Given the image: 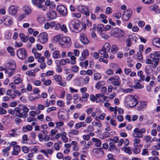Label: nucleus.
<instances>
[{
    "instance_id": "nucleus-45",
    "label": "nucleus",
    "mask_w": 160,
    "mask_h": 160,
    "mask_svg": "<svg viewBox=\"0 0 160 160\" xmlns=\"http://www.w3.org/2000/svg\"><path fill=\"white\" fill-rule=\"evenodd\" d=\"M61 30L62 31L66 33L68 32V30L66 25L63 24L61 27Z\"/></svg>"
},
{
    "instance_id": "nucleus-16",
    "label": "nucleus",
    "mask_w": 160,
    "mask_h": 160,
    "mask_svg": "<svg viewBox=\"0 0 160 160\" xmlns=\"http://www.w3.org/2000/svg\"><path fill=\"white\" fill-rule=\"evenodd\" d=\"M147 106V103L145 102H143L138 104L137 108L138 110H141L145 108Z\"/></svg>"
},
{
    "instance_id": "nucleus-14",
    "label": "nucleus",
    "mask_w": 160,
    "mask_h": 160,
    "mask_svg": "<svg viewBox=\"0 0 160 160\" xmlns=\"http://www.w3.org/2000/svg\"><path fill=\"white\" fill-rule=\"evenodd\" d=\"M17 7L15 6L12 5L9 7V12L11 15H14L16 14L17 13Z\"/></svg>"
},
{
    "instance_id": "nucleus-60",
    "label": "nucleus",
    "mask_w": 160,
    "mask_h": 160,
    "mask_svg": "<svg viewBox=\"0 0 160 160\" xmlns=\"http://www.w3.org/2000/svg\"><path fill=\"white\" fill-rule=\"evenodd\" d=\"M92 118L89 116L87 117V118H86V120H85L86 122L88 123H90L91 122V121H92Z\"/></svg>"
},
{
    "instance_id": "nucleus-63",
    "label": "nucleus",
    "mask_w": 160,
    "mask_h": 160,
    "mask_svg": "<svg viewBox=\"0 0 160 160\" xmlns=\"http://www.w3.org/2000/svg\"><path fill=\"white\" fill-rule=\"evenodd\" d=\"M46 67V64L45 62H41L40 65V68L42 69H44Z\"/></svg>"
},
{
    "instance_id": "nucleus-48",
    "label": "nucleus",
    "mask_w": 160,
    "mask_h": 160,
    "mask_svg": "<svg viewBox=\"0 0 160 160\" xmlns=\"http://www.w3.org/2000/svg\"><path fill=\"white\" fill-rule=\"evenodd\" d=\"M142 2L146 4H150L153 3L154 0H142Z\"/></svg>"
},
{
    "instance_id": "nucleus-13",
    "label": "nucleus",
    "mask_w": 160,
    "mask_h": 160,
    "mask_svg": "<svg viewBox=\"0 0 160 160\" xmlns=\"http://www.w3.org/2000/svg\"><path fill=\"white\" fill-rule=\"evenodd\" d=\"M47 16L49 19H53L57 17V13L54 11H51L47 13Z\"/></svg>"
},
{
    "instance_id": "nucleus-56",
    "label": "nucleus",
    "mask_w": 160,
    "mask_h": 160,
    "mask_svg": "<svg viewBox=\"0 0 160 160\" xmlns=\"http://www.w3.org/2000/svg\"><path fill=\"white\" fill-rule=\"evenodd\" d=\"M52 81L50 80H47L44 82V84L45 86H48L51 83Z\"/></svg>"
},
{
    "instance_id": "nucleus-28",
    "label": "nucleus",
    "mask_w": 160,
    "mask_h": 160,
    "mask_svg": "<svg viewBox=\"0 0 160 160\" xmlns=\"http://www.w3.org/2000/svg\"><path fill=\"white\" fill-rule=\"evenodd\" d=\"M143 72L142 71H139L137 73V75L140 77V79L142 81L145 80V76L143 75Z\"/></svg>"
},
{
    "instance_id": "nucleus-10",
    "label": "nucleus",
    "mask_w": 160,
    "mask_h": 160,
    "mask_svg": "<svg viewBox=\"0 0 160 160\" xmlns=\"http://www.w3.org/2000/svg\"><path fill=\"white\" fill-rule=\"evenodd\" d=\"M79 11L84 14L86 16H89L90 15L89 10L86 7L83 6H79L78 7Z\"/></svg>"
},
{
    "instance_id": "nucleus-55",
    "label": "nucleus",
    "mask_w": 160,
    "mask_h": 160,
    "mask_svg": "<svg viewBox=\"0 0 160 160\" xmlns=\"http://www.w3.org/2000/svg\"><path fill=\"white\" fill-rule=\"evenodd\" d=\"M92 144V141H90L88 142V143L84 146V148L88 149L90 147V146Z\"/></svg>"
},
{
    "instance_id": "nucleus-54",
    "label": "nucleus",
    "mask_w": 160,
    "mask_h": 160,
    "mask_svg": "<svg viewBox=\"0 0 160 160\" xmlns=\"http://www.w3.org/2000/svg\"><path fill=\"white\" fill-rule=\"evenodd\" d=\"M138 24L139 27L142 28L144 26L145 23L144 21H141L138 22Z\"/></svg>"
},
{
    "instance_id": "nucleus-3",
    "label": "nucleus",
    "mask_w": 160,
    "mask_h": 160,
    "mask_svg": "<svg viewBox=\"0 0 160 160\" xmlns=\"http://www.w3.org/2000/svg\"><path fill=\"white\" fill-rule=\"evenodd\" d=\"M138 103L137 100L132 96H127L125 99V103L129 107H133L135 106Z\"/></svg>"
},
{
    "instance_id": "nucleus-52",
    "label": "nucleus",
    "mask_w": 160,
    "mask_h": 160,
    "mask_svg": "<svg viewBox=\"0 0 160 160\" xmlns=\"http://www.w3.org/2000/svg\"><path fill=\"white\" fill-rule=\"evenodd\" d=\"M155 58L160 59V52L158 51H155L154 52Z\"/></svg>"
},
{
    "instance_id": "nucleus-9",
    "label": "nucleus",
    "mask_w": 160,
    "mask_h": 160,
    "mask_svg": "<svg viewBox=\"0 0 160 160\" xmlns=\"http://www.w3.org/2000/svg\"><path fill=\"white\" fill-rule=\"evenodd\" d=\"M114 36L117 37H123L124 34V32L122 29L116 28H115L113 32Z\"/></svg>"
},
{
    "instance_id": "nucleus-38",
    "label": "nucleus",
    "mask_w": 160,
    "mask_h": 160,
    "mask_svg": "<svg viewBox=\"0 0 160 160\" xmlns=\"http://www.w3.org/2000/svg\"><path fill=\"white\" fill-rule=\"evenodd\" d=\"M111 51L112 53H116L118 51L117 46L116 45H113L111 47Z\"/></svg>"
},
{
    "instance_id": "nucleus-62",
    "label": "nucleus",
    "mask_w": 160,
    "mask_h": 160,
    "mask_svg": "<svg viewBox=\"0 0 160 160\" xmlns=\"http://www.w3.org/2000/svg\"><path fill=\"white\" fill-rule=\"evenodd\" d=\"M87 25L89 27H90L92 26L91 22L88 19H87L86 22H85Z\"/></svg>"
},
{
    "instance_id": "nucleus-12",
    "label": "nucleus",
    "mask_w": 160,
    "mask_h": 160,
    "mask_svg": "<svg viewBox=\"0 0 160 160\" xmlns=\"http://www.w3.org/2000/svg\"><path fill=\"white\" fill-rule=\"evenodd\" d=\"M45 0H32V2L33 5L36 6L39 8H43V5L42 3Z\"/></svg>"
},
{
    "instance_id": "nucleus-64",
    "label": "nucleus",
    "mask_w": 160,
    "mask_h": 160,
    "mask_svg": "<svg viewBox=\"0 0 160 160\" xmlns=\"http://www.w3.org/2000/svg\"><path fill=\"white\" fill-rule=\"evenodd\" d=\"M117 119L118 121L119 122H121L123 120V116L122 115H119L117 116Z\"/></svg>"
},
{
    "instance_id": "nucleus-47",
    "label": "nucleus",
    "mask_w": 160,
    "mask_h": 160,
    "mask_svg": "<svg viewBox=\"0 0 160 160\" xmlns=\"http://www.w3.org/2000/svg\"><path fill=\"white\" fill-rule=\"evenodd\" d=\"M54 78L55 80L58 82L62 80L61 77L59 75H55L54 76Z\"/></svg>"
},
{
    "instance_id": "nucleus-4",
    "label": "nucleus",
    "mask_w": 160,
    "mask_h": 160,
    "mask_svg": "<svg viewBox=\"0 0 160 160\" xmlns=\"http://www.w3.org/2000/svg\"><path fill=\"white\" fill-rule=\"evenodd\" d=\"M48 35L46 32H42L38 36V41L42 44L46 43L48 41Z\"/></svg>"
},
{
    "instance_id": "nucleus-20",
    "label": "nucleus",
    "mask_w": 160,
    "mask_h": 160,
    "mask_svg": "<svg viewBox=\"0 0 160 160\" xmlns=\"http://www.w3.org/2000/svg\"><path fill=\"white\" fill-rule=\"evenodd\" d=\"M4 21L5 22L6 24L8 26L12 24V19L8 16L4 18Z\"/></svg>"
},
{
    "instance_id": "nucleus-29",
    "label": "nucleus",
    "mask_w": 160,
    "mask_h": 160,
    "mask_svg": "<svg viewBox=\"0 0 160 160\" xmlns=\"http://www.w3.org/2000/svg\"><path fill=\"white\" fill-rule=\"evenodd\" d=\"M52 57L55 59L60 58L61 57V55L59 52L58 51H54L52 54Z\"/></svg>"
},
{
    "instance_id": "nucleus-43",
    "label": "nucleus",
    "mask_w": 160,
    "mask_h": 160,
    "mask_svg": "<svg viewBox=\"0 0 160 160\" xmlns=\"http://www.w3.org/2000/svg\"><path fill=\"white\" fill-rule=\"evenodd\" d=\"M149 8L151 10L154 11L157 13H160V9H158L154 6H151Z\"/></svg>"
},
{
    "instance_id": "nucleus-46",
    "label": "nucleus",
    "mask_w": 160,
    "mask_h": 160,
    "mask_svg": "<svg viewBox=\"0 0 160 160\" xmlns=\"http://www.w3.org/2000/svg\"><path fill=\"white\" fill-rule=\"evenodd\" d=\"M133 141L134 142V145L135 147L138 146V144H139L140 142V140L138 138H135L133 140Z\"/></svg>"
},
{
    "instance_id": "nucleus-50",
    "label": "nucleus",
    "mask_w": 160,
    "mask_h": 160,
    "mask_svg": "<svg viewBox=\"0 0 160 160\" xmlns=\"http://www.w3.org/2000/svg\"><path fill=\"white\" fill-rule=\"evenodd\" d=\"M108 160H116V159L114 158V156L112 154H109L108 155Z\"/></svg>"
},
{
    "instance_id": "nucleus-41",
    "label": "nucleus",
    "mask_w": 160,
    "mask_h": 160,
    "mask_svg": "<svg viewBox=\"0 0 160 160\" xmlns=\"http://www.w3.org/2000/svg\"><path fill=\"white\" fill-rule=\"evenodd\" d=\"M109 147L108 148L109 150L112 151L113 150V148L115 147V143L112 142H111L109 143Z\"/></svg>"
},
{
    "instance_id": "nucleus-57",
    "label": "nucleus",
    "mask_w": 160,
    "mask_h": 160,
    "mask_svg": "<svg viewBox=\"0 0 160 160\" xmlns=\"http://www.w3.org/2000/svg\"><path fill=\"white\" fill-rule=\"evenodd\" d=\"M112 85L116 86H119L121 84V81H112Z\"/></svg>"
},
{
    "instance_id": "nucleus-35",
    "label": "nucleus",
    "mask_w": 160,
    "mask_h": 160,
    "mask_svg": "<svg viewBox=\"0 0 160 160\" xmlns=\"http://www.w3.org/2000/svg\"><path fill=\"white\" fill-rule=\"evenodd\" d=\"M134 87L138 88H143V86L140 83V80H138L136 81V84L134 85Z\"/></svg>"
},
{
    "instance_id": "nucleus-44",
    "label": "nucleus",
    "mask_w": 160,
    "mask_h": 160,
    "mask_svg": "<svg viewBox=\"0 0 160 160\" xmlns=\"http://www.w3.org/2000/svg\"><path fill=\"white\" fill-rule=\"evenodd\" d=\"M79 70V67L77 66H74L72 67V70L73 72H77Z\"/></svg>"
},
{
    "instance_id": "nucleus-27",
    "label": "nucleus",
    "mask_w": 160,
    "mask_h": 160,
    "mask_svg": "<svg viewBox=\"0 0 160 160\" xmlns=\"http://www.w3.org/2000/svg\"><path fill=\"white\" fill-rule=\"evenodd\" d=\"M105 28L104 25L101 24H98L97 26V30L98 32H103L104 31Z\"/></svg>"
},
{
    "instance_id": "nucleus-11",
    "label": "nucleus",
    "mask_w": 160,
    "mask_h": 160,
    "mask_svg": "<svg viewBox=\"0 0 160 160\" xmlns=\"http://www.w3.org/2000/svg\"><path fill=\"white\" fill-rule=\"evenodd\" d=\"M80 40L84 44H87L89 42V40L88 39L86 35L84 33H81L80 35Z\"/></svg>"
},
{
    "instance_id": "nucleus-33",
    "label": "nucleus",
    "mask_w": 160,
    "mask_h": 160,
    "mask_svg": "<svg viewBox=\"0 0 160 160\" xmlns=\"http://www.w3.org/2000/svg\"><path fill=\"white\" fill-rule=\"evenodd\" d=\"M108 80L110 82L112 81H120V78L118 76H115L113 77H111L110 78L108 79Z\"/></svg>"
},
{
    "instance_id": "nucleus-59",
    "label": "nucleus",
    "mask_w": 160,
    "mask_h": 160,
    "mask_svg": "<svg viewBox=\"0 0 160 160\" xmlns=\"http://www.w3.org/2000/svg\"><path fill=\"white\" fill-rule=\"evenodd\" d=\"M132 135L134 137L138 138H142L143 136V135L141 134L133 133Z\"/></svg>"
},
{
    "instance_id": "nucleus-53",
    "label": "nucleus",
    "mask_w": 160,
    "mask_h": 160,
    "mask_svg": "<svg viewBox=\"0 0 160 160\" xmlns=\"http://www.w3.org/2000/svg\"><path fill=\"white\" fill-rule=\"evenodd\" d=\"M7 111L2 108H0V114L3 115L6 113Z\"/></svg>"
},
{
    "instance_id": "nucleus-51",
    "label": "nucleus",
    "mask_w": 160,
    "mask_h": 160,
    "mask_svg": "<svg viewBox=\"0 0 160 160\" xmlns=\"http://www.w3.org/2000/svg\"><path fill=\"white\" fill-rule=\"evenodd\" d=\"M126 46L127 47H130L131 46V42L130 39L129 38H128L126 39Z\"/></svg>"
},
{
    "instance_id": "nucleus-7",
    "label": "nucleus",
    "mask_w": 160,
    "mask_h": 160,
    "mask_svg": "<svg viewBox=\"0 0 160 160\" xmlns=\"http://www.w3.org/2000/svg\"><path fill=\"white\" fill-rule=\"evenodd\" d=\"M15 111L16 112V115L17 117L24 118L28 117V116H24V114H25V112L23 111H22L21 108L19 107H17L15 108Z\"/></svg>"
},
{
    "instance_id": "nucleus-22",
    "label": "nucleus",
    "mask_w": 160,
    "mask_h": 160,
    "mask_svg": "<svg viewBox=\"0 0 160 160\" xmlns=\"http://www.w3.org/2000/svg\"><path fill=\"white\" fill-rule=\"evenodd\" d=\"M9 64V69L14 70L16 68L15 62L14 61H12L8 63Z\"/></svg>"
},
{
    "instance_id": "nucleus-5",
    "label": "nucleus",
    "mask_w": 160,
    "mask_h": 160,
    "mask_svg": "<svg viewBox=\"0 0 160 160\" xmlns=\"http://www.w3.org/2000/svg\"><path fill=\"white\" fill-rule=\"evenodd\" d=\"M17 55L21 59H24L27 56L26 51L24 48H21L18 50Z\"/></svg>"
},
{
    "instance_id": "nucleus-24",
    "label": "nucleus",
    "mask_w": 160,
    "mask_h": 160,
    "mask_svg": "<svg viewBox=\"0 0 160 160\" xmlns=\"http://www.w3.org/2000/svg\"><path fill=\"white\" fill-rule=\"evenodd\" d=\"M86 125L87 124L84 122H81L76 123L75 128L76 129H77L81 127H85Z\"/></svg>"
},
{
    "instance_id": "nucleus-30",
    "label": "nucleus",
    "mask_w": 160,
    "mask_h": 160,
    "mask_svg": "<svg viewBox=\"0 0 160 160\" xmlns=\"http://www.w3.org/2000/svg\"><path fill=\"white\" fill-rule=\"evenodd\" d=\"M23 11L27 15H29L31 12V9L28 6H24L23 8Z\"/></svg>"
},
{
    "instance_id": "nucleus-32",
    "label": "nucleus",
    "mask_w": 160,
    "mask_h": 160,
    "mask_svg": "<svg viewBox=\"0 0 160 160\" xmlns=\"http://www.w3.org/2000/svg\"><path fill=\"white\" fill-rule=\"evenodd\" d=\"M104 84V82L103 81H99L96 84L95 87L97 89H99Z\"/></svg>"
},
{
    "instance_id": "nucleus-37",
    "label": "nucleus",
    "mask_w": 160,
    "mask_h": 160,
    "mask_svg": "<svg viewBox=\"0 0 160 160\" xmlns=\"http://www.w3.org/2000/svg\"><path fill=\"white\" fill-rule=\"evenodd\" d=\"M21 109L22 111H23L25 112V114H24V116H28L27 112H28L29 109L28 108L27 106H24L22 107Z\"/></svg>"
},
{
    "instance_id": "nucleus-34",
    "label": "nucleus",
    "mask_w": 160,
    "mask_h": 160,
    "mask_svg": "<svg viewBox=\"0 0 160 160\" xmlns=\"http://www.w3.org/2000/svg\"><path fill=\"white\" fill-rule=\"evenodd\" d=\"M102 77L101 75L99 73H96L94 74V79L95 80H98Z\"/></svg>"
},
{
    "instance_id": "nucleus-2",
    "label": "nucleus",
    "mask_w": 160,
    "mask_h": 160,
    "mask_svg": "<svg viewBox=\"0 0 160 160\" xmlns=\"http://www.w3.org/2000/svg\"><path fill=\"white\" fill-rule=\"evenodd\" d=\"M59 43L63 48H68L71 45V40L70 38L68 37H63L59 39Z\"/></svg>"
},
{
    "instance_id": "nucleus-1",
    "label": "nucleus",
    "mask_w": 160,
    "mask_h": 160,
    "mask_svg": "<svg viewBox=\"0 0 160 160\" xmlns=\"http://www.w3.org/2000/svg\"><path fill=\"white\" fill-rule=\"evenodd\" d=\"M81 22L79 20L72 21L69 24V27L71 31L76 32L81 31Z\"/></svg>"
},
{
    "instance_id": "nucleus-18",
    "label": "nucleus",
    "mask_w": 160,
    "mask_h": 160,
    "mask_svg": "<svg viewBox=\"0 0 160 160\" xmlns=\"http://www.w3.org/2000/svg\"><path fill=\"white\" fill-rule=\"evenodd\" d=\"M19 37L20 38L21 40L23 42H26L28 41L29 37L28 36H25L23 33H19Z\"/></svg>"
},
{
    "instance_id": "nucleus-8",
    "label": "nucleus",
    "mask_w": 160,
    "mask_h": 160,
    "mask_svg": "<svg viewBox=\"0 0 160 160\" xmlns=\"http://www.w3.org/2000/svg\"><path fill=\"white\" fill-rule=\"evenodd\" d=\"M132 14V11L130 9L125 10L123 12L122 18L125 21L128 20L131 17Z\"/></svg>"
},
{
    "instance_id": "nucleus-49",
    "label": "nucleus",
    "mask_w": 160,
    "mask_h": 160,
    "mask_svg": "<svg viewBox=\"0 0 160 160\" xmlns=\"http://www.w3.org/2000/svg\"><path fill=\"white\" fill-rule=\"evenodd\" d=\"M112 10L111 8L108 7L106 9L105 13L106 14H110L112 13Z\"/></svg>"
},
{
    "instance_id": "nucleus-21",
    "label": "nucleus",
    "mask_w": 160,
    "mask_h": 160,
    "mask_svg": "<svg viewBox=\"0 0 160 160\" xmlns=\"http://www.w3.org/2000/svg\"><path fill=\"white\" fill-rule=\"evenodd\" d=\"M160 60V59H159L158 58H153L152 60L155 63H153L152 65H151V67L154 68H156L157 66L158 65L159 63V62Z\"/></svg>"
},
{
    "instance_id": "nucleus-17",
    "label": "nucleus",
    "mask_w": 160,
    "mask_h": 160,
    "mask_svg": "<svg viewBox=\"0 0 160 160\" xmlns=\"http://www.w3.org/2000/svg\"><path fill=\"white\" fill-rule=\"evenodd\" d=\"M20 151V148L19 146L16 145L13 147V151L12 152L13 155H16L18 154Z\"/></svg>"
},
{
    "instance_id": "nucleus-36",
    "label": "nucleus",
    "mask_w": 160,
    "mask_h": 160,
    "mask_svg": "<svg viewBox=\"0 0 160 160\" xmlns=\"http://www.w3.org/2000/svg\"><path fill=\"white\" fill-rule=\"evenodd\" d=\"M79 132V131L77 130L71 129L70 130L69 133V135H76L78 134Z\"/></svg>"
},
{
    "instance_id": "nucleus-42",
    "label": "nucleus",
    "mask_w": 160,
    "mask_h": 160,
    "mask_svg": "<svg viewBox=\"0 0 160 160\" xmlns=\"http://www.w3.org/2000/svg\"><path fill=\"white\" fill-rule=\"evenodd\" d=\"M71 59V64L72 65H74L76 64V58L73 55V56H72L70 57Z\"/></svg>"
},
{
    "instance_id": "nucleus-40",
    "label": "nucleus",
    "mask_w": 160,
    "mask_h": 160,
    "mask_svg": "<svg viewBox=\"0 0 160 160\" xmlns=\"http://www.w3.org/2000/svg\"><path fill=\"white\" fill-rule=\"evenodd\" d=\"M105 116V113H102L100 115V116L96 117L95 119L97 120H98V119L103 120L104 119Z\"/></svg>"
},
{
    "instance_id": "nucleus-31",
    "label": "nucleus",
    "mask_w": 160,
    "mask_h": 160,
    "mask_svg": "<svg viewBox=\"0 0 160 160\" xmlns=\"http://www.w3.org/2000/svg\"><path fill=\"white\" fill-rule=\"evenodd\" d=\"M66 113L63 111H61L58 113V117L59 118L61 119H65L64 116Z\"/></svg>"
},
{
    "instance_id": "nucleus-61",
    "label": "nucleus",
    "mask_w": 160,
    "mask_h": 160,
    "mask_svg": "<svg viewBox=\"0 0 160 160\" xmlns=\"http://www.w3.org/2000/svg\"><path fill=\"white\" fill-rule=\"evenodd\" d=\"M22 150L24 152L27 153L28 152V149L26 146H23L22 147Z\"/></svg>"
},
{
    "instance_id": "nucleus-19",
    "label": "nucleus",
    "mask_w": 160,
    "mask_h": 160,
    "mask_svg": "<svg viewBox=\"0 0 160 160\" xmlns=\"http://www.w3.org/2000/svg\"><path fill=\"white\" fill-rule=\"evenodd\" d=\"M82 96L79 99L80 101L85 102L87 101V98L89 96V95L88 93H82Z\"/></svg>"
},
{
    "instance_id": "nucleus-58",
    "label": "nucleus",
    "mask_w": 160,
    "mask_h": 160,
    "mask_svg": "<svg viewBox=\"0 0 160 160\" xmlns=\"http://www.w3.org/2000/svg\"><path fill=\"white\" fill-rule=\"evenodd\" d=\"M44 55L46 58H48L50 56V53L47 50L44 52Z\"/></svg>"
},
{
    "instance_id": "nucleus-25",
    "label": "nucleus",
    "mask_w": 160,
    "mask_h": 160,
    "mask_svg": "<svg viewBox=\"0 0 160 160\" xmlns=\"http://www.w3.org/2000/svg\"><path fill=\"white\" fill-rule=\"evenodd\" d=\"M32 129L33 128L31 125H28L23 127L22 128V130L24 132H27L32 131Z\"/></svg>"
},
{
    "instance_id": "nucleus-26",
    "label": "nucleus",
    "mask_w": 160,
    "mask_h": 160,
    "mask_svg": "<svg viewBox=\"0 0 160 160\" xmlns=\"http://www.w3.org/2000/svg\"><path fill=\"white\" fill-rule=\"evenodd\" d=\"M82 57L80 58L81 60H83L85 59L84 57L88 56L89 55L88 50L87 49L84 50L82 53Z\"/></svg>"
},
{
    "instance_id": "nucleus-15",
    "label": "nucleus",
    "mask_w": 160,
    "mask_h": 160,
    "mask_svg": "<svg viewBox=\"0 0 160 160\" xmlns=\"http://www.w3.org/2000/svg\"><path fill=\"white\" fill-rule=\"evenodd\" d=\"M152 44L155 46L159 48H160V38H154L152 42Z\"/></svg>"
},
{
    "instance_id": "nucleus-39",
    "label": "nucleus",
    "mask_w": 160,
    "mask_h": 160,
    "mask_svg": "<svg viewBox=\"0 0 160 160\" xmlns=\"http://www.w3.org/2000/svg\"><path fill=\"white\" fill-rule=\"evenodd\" d=\"M8 51L10 52L11 56H14L15 54V52L14 51L13 48L11 47H8L7 48Z\"/></svg>"
},
{
    "instance_id": "nucleus-23",
    "label": "nucleus",
    "mask_w": 160,
    "mask_h": 160,
    "mask_svg": "<svg viewBox=\"0 0 160 160\" xmlns=\"http://www.w3.org/2000/svg\"><path fill=\"white\" fill-rule=\"evenodd\" d=\"M102 49L105 51V52H108L110 49V45L108 43H106L105 44L103 47Z\"/></svg>"
},
{
    "instance_id": "nucleus-6",
    "label": "nucleus",
    "mask_w": 160,
    "mask_h": 160,
    "mask_svg": "<svg viewBox=\"0 0 160 160\" xmlns=\"http://www.w3.org/2000/svg\"><path fill=\"white\" fill-rule=\"evenodd\" d=\"M57 9V12L62 15L65 16L67 13V8L64 5H58Z\"/></svg>"
}]
</instances>
